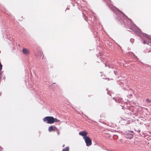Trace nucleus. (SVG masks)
Here are the masks:
<instances>
[{
    "mask_svg": "<svg viewBox=\"0 0 151 151\" xmlns=\"http://www.w3.org/2000/svg\"><path fill=\"white\" fill-rule=\"evenodd\" d=\"M151 51H149L148 52H151Z\"/></svg>",
    "mask_w": 151,
    "mask_h": 151,
    "instance_id": "obj_14",
    "label": "nucleus"
},
{
    "mask_svg": "<svg viewBox=\"0 0 151 151\" xmlns=\"http://www.w3.org/2000/svg\"><path fill=\"white\" fill-rule=\"evenodd\" d=\"M120 12H121V13H122L123 15H124V14H123V13L122 12H121V11H120Z\"/></svg>",
    "mask_w": 151,
    "mask_h": 151,
    "instance_id": "obj_12",
    "label": "nucleus"
},
{
    "mask_svg": "<svg viewBox=\"0 0 151 151\" xmlns=\"http://www.w3.org/2000/svg\"><path fill=\"white\" fill-rule=\"evenodd\" d=\"M43 120L47 124H52L53 123L54 117L52 116H46L43 118Z\"/></svg>",
    "mask_w": 151,
    "mask_h": 151,
    "instance_id": "obj_1",
    "label": "nucleus"
},
{
    "mask_svg": "<svg viewBox=\"0 0 151 151\" xmlns=\"http://www.w3.org/2000/svg\"><path fill=\"white\" fill-rule=\"evenodd\" d=\"M143 43L144 44H148V43L147 41H146L145 40H144L143 41Z\"/></svg>",
    "mask_w": 151,
    "mask_h": 151,
    "instance_id": "obj_10",
    "label": "nucleus"
},
{
    "mask_svg": "<svg viewBox=\"0 0 151 151\" xmlns=\"http://www.w3.org/2000/svg\"><path fill=\"white\" fill-rule=\"evenodd\" d=\"M79 135L83 137V139L84 137H88L87 136L88 133L86 131H83L81 132H79Z\"/></svg>",
    "mask_w": 151,
    "mask_h": 151,
    "instance_id": "obj_3",
    "label": "nucleus"
},
{
    "mask_svg": "<svg viewBox=\"0 0 151 151\" xmlns=\"http://www.w3.org/2000/svg\"><path fill=\"white\" fill-rule=\"evenodd\" d=\"M83 139L85 140L87 146L88 147L92 145V140L89 137H84Z\"/></svg>",
    "mask_w": 151,
    "mask_h": 151,
    "instance_id": "obj_2",
    "label": "nucleus"
},
{
    "mask_svg": "<svg viewBox=\"0 0 151 151\" xmlns=\"http://www.w3.org/2000/svg\"><path fill=\"white\" fill-rule=\"evenodd\" d=\"M54 121L53 122V123H54V122H59L60 121V120H58L57 119V118H54V121Z\"/></svg>",
    "mask_w": 151,
    "mask_h": 151,
    "instance_id": "obj_7",
    "label": "nucleus"
},
{
    "mask_svg": "<svg viewBox=\"0 0 151 151\" xmlns=\"http://www.w3.org/2000/svg\"><path fill=\"white\" fill-rule=\"evenodd\" d=\"M146 101L147 103H150L151 102V100L150 99H146Z\"/></svg>",
    "mask_w": 151,
    "mask_h": 151,
    "instance_id": "obj_9",
    "label": "nucleus"
},
{
    "mask_svg": "<svg viewBox=\"0 0 151 151\" xmlns=\"http://www.w3.org/2000/svg\"><path fill=\"white\" fill-rule=\"evenodd\" d=\"M65 146V145H64L63 146V147H64Z\"/></svg>",
    "mask_w": 151,
    "mask_h": 151,
    "instance_id": "obj_13",
    "label": "nucleus"
},
{
    "mask_svg": "<svg viewBox=\"0 0 151 151\" xmlns=\"http://www.w3.org/2000/svg\"><path fill=\"white\" fill-rule=\"evenodd\" d=\"M69 147H67L63 149L62 151H69Z\"/></svg>",
    "mask_w": 151,
    "mask_h": 151,
    "instance_id": "obj_6",
    "label": "nucleus"
},
{
    "mask_svg": "<svg viewBox=\"0 0 151 151\" xmlns=\"http://www.w3.org/2000/svg\"><path fill=\"white\" fill-rule=\"evenodd\" d=\"M56 131L57 132L58 135H59L60 134V132H59V131L58 129L57 128V129L56 130Z\"/></svg>",
    "mask_w": 151,
    "mask_h": 151,
    "instance_id": "obj_11",
    "label": "nucleus"
},
{
    "mask_svg": "<svg viewBox=\"0 0 151 151\" xmlns=\"http://www.w3.org/2000/svg\"><path fill=\"white\" fill-rule=\"evenodd\" d=\"M22 52L24 54L26 55H28L29 53V50L28 49L25 48H24L22 49Z\"/></svg>",
    "mask_w": 151,
    "mask_h": 151,
    "instance_id": "obj_5",
    "label": "nucleus"
},
{
    "mask_svg": "<svg viewBox=\"0 0 151 151\" xmlns=\"http://www.w3.org/2000/svg\"><path fill=\"white\" fill-rule=\"evenodd\" d=\"M24 19V18L22 16H21L19 17V21H22L23 19Z\"/></svg>",
    "mask_w": 151,
    "mask_h": 151,
    "instance_id": "obj_8",
    "label": "nucleus"
},
{
    "mask_svg": "<svg viewBox=\"0 0 151 151\" xmlns=\"http://www.w3.org/2000/svg\"><path fill=\"white\" fill-rule=\"evenodd\" d=\"M57 129V127L54 126H51L49 127L48 131L49 132L55 131Z\"/></svg>",
    "mask_w": 151,
    "mask_h": 151,
    "instance_id": "obj_4",
    "label": "nucleus"
}]
</instances>
